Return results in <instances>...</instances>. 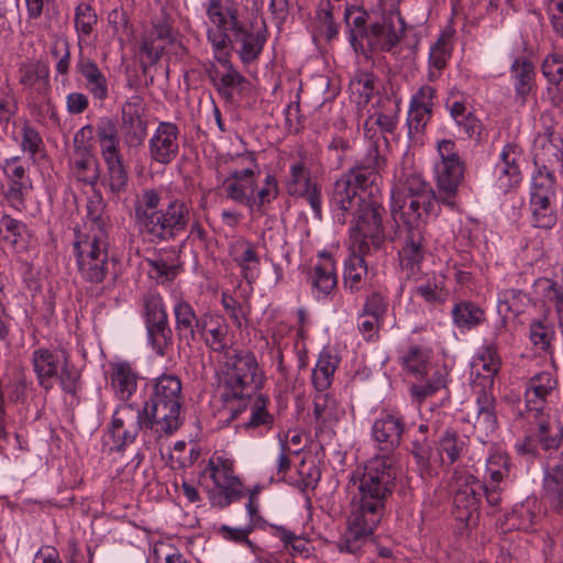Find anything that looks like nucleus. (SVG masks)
Wrapping results in <instances>:
<instances>
[{
  "instance_id": "obj_23",
  "label": "nucleus",
  "mask_w": 563,
  "mask_h": 563,
  "mask_svg": "<svg viewBox=\"0 0 563 563\" xmlns=\"http://www.w3.org/2000/svg\"><path fill=\"white\" fill-rule=\"evenodd\" d=\"M214 58L225 70L223 73L216 71L214 76H211L212 84L220 97L232 103L235 96H243L250 90L251 82L234 67L228 54H214Z\"/></svg>"
},
{
  "instance_id": "obj_47",
  "label": "nucleus",
  "mask_w": 563,
  "mask_h": 563,
  "mask_svg": "<svg viewBox=\"0 0 563 563\" xmlns=\"http://www.w3.org/2000/svg\"><path fill=\"white\" fill-rule=\"evenodd\" d=\"M234 262L241 268L243 277L249 284L255 282L260 276V257L255 251V245L243 241L238 243Z\"/></svg>"
},
{
  "instance_id": "obj_20",
  "label": "nucleus",
  "mask_w": 563,
  "mask_h": 563,
  "mask_svg": "<svg viewBox=\"0 0 563 563\" xmlns=\"http://www.w3.org/2000/svg\"><path fill=\"white\" fill-rule=\"evenodd\" d=\"M151 162L166 166L176 159L179 153V129L169 121L158 123L147 144Z\"/></svg>"
},
{
  "instance_id": "obj_6",
  "label": "nucleus",
  "mask_w": 563,
  "mask_h": 563,
  "mask_svg": "<svg viewBox=\"0 0 563 563\" xmlns=\"http://www.w3.org/2000/svg\"><path fill=\"white\" fill-rule=\"evenodd\" d=\"M223 366L224 404H231L257 391L264 383V373L251 351L232 350Z\"/></svg>"
},
{
  "instance_id": "obj_15",
  "label": "nucleus",
  "mask_w": 563,
  "mask_h": 563,
  "mask_svg": "<svg viewBox=\"0 0 563 563\" xmlns=\"http://www.w3.org/2000/svg\"><path fill=\"white\" fill-rule=\"evenodd\" d=\"M92 124L79 129L74 136V156L70 162L71 172L77 181L95 186L100 178V165L93 153Z\"/></svg>"
},
{
  "instance_id": "obj_36",
  "label": "nucleus",
  "mask_w": 563,
  "mask_h": 563,
  "mask_svg": "<svg viewBox=\"0 0 563 563\" xmlns=\"http://www.w3.org/2000/svg\"><path fill=\"white\" fill-rule=\"evenodd\" d=\"M562 139L554 136L552 132L538 135L534 140V164L543 167L558 164L563 169Z\"/></svg>"
},
{
  "instance_id": "obj_1",
  "label": "nucleus",
  "mask_w": 563,
  "mask_h": 563,
  "mask_svg": "<svg viewBox=\"0 0 563 563\" xmlns=\"http://www.w3.org/2000/svg\"><path fill=\"white\" fill-rule=\"evenodd\" d=\"M380 163L378 150L371 148L364 161L335 180L330 198L335 222L342 225L350 222L352 232L369 239L375 247H379L385 239L384 207L373 195H366L365 189L376 183Z\"/></svg>"
},
{
  "instance_id": "obj_30",
  "label": "nucleus",
  "mask_w": 563,
  "mask_h": 563,
  "mask_svg": "<svg viewBox=\"0 0 563 563\" xmlns=\"http://www.w3.org/2000/svg\"><path fill=\"white\" fill-rule=\"evenodd\" d=\"M80 51H82L80 48ZM76 73L84 81L85 89L98 101H104L109 96V85L106 75L97 63L80 52L75 65Z\"/></svg>"
},
{
  "instance_id": "obj_33",
  "label": "nucleus",
  "mask_w": 563,
  "mask_h": 563,
  "mask_svg": "<svg viewBox=\"0 0 563 563\" xmlns=\"http://www.w3.org/2000/svg\"><path fill=\"white\" fill-rule=\"evenodd\" d=\"M308 283L318 297L330 295L336 287L335 262L330 255H320V260L308 272Z\"/></svg>"
},
{
  "instance_id": "obj_10",
  "label": "nucleus",
  "mask_w": 563,
  "mask_h": 563,
  "mask_svg": "<svg viewBox=\"0 0 563 563\" xmlns=\"http://www.w3.org/2000/svg\"><path fill=\"white\" fill-rule=\"evenodd\" d=\"M203 474H208L216 486V489L209 492L212 506L225 508L243 496V485L234 474L233 461L213 455L209 459Z\"/></svg>"
},
{
  "instance_id": "obj_13",
  "label": "nucleus",
  "mask_w": 563,
  "mask_h": 563,
  "mask_svg": "<svg viewBox=\"0 0 563 563\" xmlns=\"http://www.w3.org/2000/svg\"><path fill=\"white\" fill-rule=\"evenodd\" d=\"M393 240L398 244V256L402 269L409 276L416 275L428 252L424 228L421 223L404 219V223L397 224Z\"/></svg>"
},
{
  "instance_id": "obj_40",
  "label": "nucleus",
  "mask_w": 563,
  "mask_h": 563,
  "mask_svg": "<svg viewBox=\"0 0 563 563\" xmlns=\"http://www.w3.org/2000/svg\"><path fill=\"white\" fill-rule=\"evenodd\" d=\"M510 74L514 80L516 96L525 102L527 96H529L534 88V65L527 57H516L510 66Z\"/></svg>"
},
{
  "instance_id": "obj_35",
  "label": "nucleus",
  "mask_w": 563,
  "mask_h": 563,
  "mask_svg": "<svg viewBox=\"0 0 563 563\" xmlns=\"http://www.w3.org/2000/svg\"><path fill=\"white\" fill-rule=\"evenodd\" d=\"M92 129L101 156L121 153L119 125L113 118L109 115L99 117Z\"/></svg>"
},
{
  "instance_id": "obj_52",
  "label": "nucleus",
  "mask_w": 563,
  "mask_h": 563,
  "mask_svg": "<svg viewBox=\"0 0 563 563\" xmlns=\"http://www.w3.org/2000/svg\"><path fill=\"white\" fill-rule=\"evenodd\" d=\"M415 292L429 305H441L449 295L443 286V278L434 274L419 283L415 287Z\"/></svg>"
},
{
  "instance_id": "obj_12",
  "label": "nucleus",
  "mask_w": 563,
  "mask_h": 563,
  "mask_svg": "<svg viewBox=\"0 0 563 563\" xmlns=\"http://www.w3.org/2000/svg\"><path fill=\"white\" fill-rule=\"evenodd\" d=\"M76 263L109 257V235L106 221L88 206L85 231L75 232L73 243Z\"/></svg>"
},
{
  "instance_id": "obj_48",
  "label": "nucleus",
  "mask_w": 563,
  "mask_h": 563,
  "mask_svg": "<svg viewBox=\"0 0 563 563\" xmlns=\"http://www.w3.org/2000/svg\"><path fill=\"white\" fill-rule=\"evenodd\" d=\"M453 323L460 329H472L485 320V311L476 303L463 300L452 309Z\"/></svg>"
},
{
  "instance_id": "obj_57",
  "label": "nucleus",
  "mask_w": 563,
  "mask_h": 563,
  "mask_svg": "<svg viewBox=\"0 0 563 563\" xmlns=\"http://www.w3.org/2000/svg\"><path fill=\"white\" fill-rule=\"evenodd\" d=\"M145 325L147 330V338L153 350L157 355L164 356L166 353V349L172 343L173 336V332L168 324V321H163L159 323H150Z\"/></svg>"
},
{
  "instance_id": "obj_58",
  "label": "nucleus",
  "mask_w": 563,
  "mask_h": 563,
  "mask_svg": "<svg viewBox=\"0 0 563 563\" xmlns=\"http://www.w3.org/2000/svg\"><path fill=\"white\" fill-rule=\"evenodd\" d=\"M150 266V274L159 283L172 282L179 274L180 266L177 258L158 256L153 260H147Z\"/></svg>"
},
{
  "instance_id": "obj_31",
  "label": "nucleus",
  "mask_w": 563,
  "mask_h": 563,
  "mask_svg": "<svg viewBox=\"0 0 563 563\" xmlns=\"http://www.w3.org/2000/svg\"><path fill=\"white\" fill-rule=\"evenodd\" d=\"M175 331L179 340L190 344L198 339L202 314L198 316L191 303L183 296L175 297L173 305Z\"/></svg>"
},
{
  "instance_id": "obj_29",
  "label": "nucleus",
  "mask_w": 563,
  "mask_h": 563,
  "mask_svg": "<svg viewBox=\"0 0 563 563\" xmlns=\"http://www.w3.org/2000/svg\"><path fill=\"white\" fill-rule=\"evenodd\" d=\"M139 106L137 98L122 106L123 142L129 148L141 147L147 135V120L140 112Z\"/></svg>"
},
{
  "instance_id": "obj_56",
  "label": "nucleus",
  "mask_w": 563,
  "mask_h": 563,
  "mask_svg": "<svg viewBox=\"0 0 563 563\" xmlns=\"http://www.w3.org/2000/svg\"><path fill=\"white\" fill-rule=\"evenodd\" d=\"M85 262H78L77 268L78 274L80 277L90 284H100L104 280L109 273L110 262L108 258H96L90 260L88 263Z\"/></svg>"
},
{
  "instance_id": "obj_17",
  "label": "nucleus",
  "mask_w": 563,
  "mask_h": 563,
  "mask_svg": "<svg viewBox=\"0 0 563 563\" xmlns=\"http://www.w3.org/2000/svg\"><path fill=\"white\" fill-rule=\"evenodd\" d=\"M523 162V151L517 143L508 142L503 146L493 170L494 185L497 190L507 194L520 184Z\"/></svg>"
},
{
  "instance_id": "obj_5",
  "label": "nucleus",
  "mask_w": 563,
  "mask_h": 563,
  "mask_svg": "<svg viewBox=\"0 0 563 563\" xmlns=\"http://www.w3.org/2000/svg\"><path fill=\"white\" fill-rule=\"evenodd\" d=\"M143 407L154 420L156 439L172 435L183 424L180 379L170 374L153 379Z\"/></svg>"
},
{
  "instance_id": "obj_44",
  "label": "nucleus",
  "mask_w": 563,
  "mask_h": 563,
  "mask_svg": "<svg viewBox=\"0 0 563 563\" xmlns=\"http://www.w3.org/2000/svg\"><path fill=\"white\" fill-rule=\"evenodd\" d=\"M339 358L329 350H322L312 371V385L316 391H327L332 385Z\"/></svg>"
},
{
  "instance_id": "obj_43",
  "label": "nucleus",
  "mask_w": 563,
  "mask_h": 563,
  "mask_svg": "<svg viewBox=\"0 0 563 563\" xmlns=\"http://www.w3.org/2000/svg\"><path fill=\"white\" fill-rule=\"evenodd\" d=\"M474 428L484 435L497 429L495 398L488 391H479L476 399Z\"/></svg>"
},
{
  "instance_id": "obj_64",
  "label": "nucleus",
  "mask_w": 563,
  "mask_h": 563,
  "mask_svg": "<svg viewBox=\"0 0 563 563\" xmlns=\"http://www.w3.org/2000/svg\"><path fill=\"white\" fill-rule=\"evenodd\" d=\"M543 76L552 85L563 82V53H553L548 55L541 65Z\"/></svg>"
},
{
  "instance_id": "obj_25",
  "label": "nucleus",
  "mask_w": 563,
  "mask_h": 563,
  "mask_svg": "<svg viewBox=\"0 0 563 563\" xmlns=\"http://www.w3.org/2000/svg\"><path fill=\"white\" fill-rule=\"evenodd\" d=\"M405 431L402 416L396 412H384L372 426V437L378 449L385 454L399 446Z\"/></svg>"
},
{
  "instance_id": "obj_41",
  "label": "nucleus",
  "mask_w": 563,
  "mask_h": 563,
  "mask_svg": "<svg viewBox=\"0 0 563 563\" xmlns=\"http://www.w3.org/2000/svg\"><path fill=\"white\" fill-rule=\"evenodd\" d=\"M390 211L397 224L404 223V219L420 223L422 221L420 196L406 197L400 191H391Z\"/></svg>"
},
{
  "instance_id": "obj_27",
  "label": "nucleus",
  "mask_w": 563,
  "mask_h": 563,
  "mask_svg": "<svg viewBox=\"0 0 563 563\" xmlns=\"http://www.w3.org/2000/svg\"><path fill=\"white\" fill-rule=\"evenodd\" d=\"M68 356L65 351H55L40 347L32 353L33 371L38 386L45 391L54 388L56 378L63 365V357Z\"/></svg>"
},
{
  "instance_id": "obj_61",
  "label": "nucleus",
  "mask_w": 563,
  "mask_h": 563,
  "mask_svg": "<svg viewBox=\"0 0 563 563\" xmlns=\"http://www.w3.org/2000/svg\"><path fill=\"white\" fill-rule=\"evenodd\" d=\"M143 311L145 324L168 321L164 300L157 292H148L143 297Z\"/></svg>"
},
{
  "instance_id": "obj_32",
  "label": "nucleus",
  "mask_w": 563,
  "mask_h": 563,
  "mask_svg": "<svg viewBox=\"0 0 563 563\" xmlns=\"http://www.w3.org/2000/svg\"><path fill=\"white\" fill-rule=\"evenodd\" d=\"M18 80L24 90L45 97L51 89L49 67L42 60L22 63L18 68Z\"/></svg>"
},
{
  "instance_id": "obj_24",
  "label": "nucleus",
  "mask_w": 563,
  "mask_h": 563,
  "mask_svg": "<svg viewBox=\"0 0 563 563\" xmlns=\"http://www.w3.org/2000/svg\"><path fill=\"white\" fill-rule=\"evenodd\" d=\"M198 338L214 353L228 355V353L232 351L229 324L225 319L219 314L210 312L202 313V320L198 329Z\"/></svg>"
},
{
  "instance_id": "obj_21",
  "label": "nucleus",
  "mask_w": 563,
  "mask_h": 563,
  "mask_svg": "<svg viewBox=\"0 0 563 563\" xmlns=\"http://www.w3.org/2000/svg\"><path fill=\"white\" fill-rule=\"evenodd\" d=\"M405 31V23L400 16H383L371 24L366 33L367 43L373 51L396 54Z\"/></svg>"
},
{
  "instance_id": "obj_53",
  "label": "nucleus",
  "mask_w": 563,
  "mask_h": 563,
  "mask_svg": "<svg viewBox=\"0 0 563 563\" xmlns=\"http://www.w3.org/2000/svg\"><path fill=\"white\" fill-rule=\"evenodd\" d=\"M530 221L534 228L550 230L558 222L556 203L528 201Z\"/></svg>"
},
{
  "instance_id": "obj_63",
  "label": "nucleus",
  "mask_w": 563,
  "mask_h": 563,
  "mask_svg": "<svg viewBox=\"0 0 563 563\" xmlns=\"http://www.w3.org/2000/svg\"><path fill=\"white\" fill-rule=\"evenodd\" d=\"M279 195V186L277 177L274 174H267L261 188L253 192L254 203L257 210H262L264 206L273 202Z\"/></svg>"
},
{
  "instance_id": "obj_8",
  "label": "nucleus",
  "mask_w": 563,
  "mask_h": 563,
  "mask_svg": "<svg viewBox=\"0 0 563 563\" xmlns=\"http://www.w3.org/2000/svg\"><path fill=\"white\" fill-rule=\"evenodd\" d=\"M439 161L434 164V178L441 203L451 209L456 207L455 197L464 180L465 163L453 140L437 142Z\"/></svg>"
},
{
  "instance_id": "obj_42",
  "label": "nucleus",
  "mask_w": 563,
  "mask_h": 563,
  "mask_svg": "<svg viewBox=\"0 0 563 563\" xmlns=\"http://www.w3.org/2000/svg\"><path fill=\"white\" fill-rule=\"evenodd\" d=\"M448 375L449 372L445 366H433L426 375V380L411 385V397L419 404L423 402L427 398L446 387Z\"/></svg>"
},
{
  "instance_id": "obj_26",
  "label": "nucleus",
  "mask_w": 563,
  "mask_h": 563,
  "mask_svg": "<svg viewBox=\"0 0 563 563\" xmlns=\"http://www.w3.org/2000/svg\"><path fill=\"white\" fill-rule=\"evenodd\" d=\"M445 109L456 126L467 139L479 140L483 132L481 120L466 107L462 92L451 89L444 102Z\"/></svg>"
},
{
  "instance_id": "obj_49",
  "label": "nucleus",
  "mask_w": 563,
  "mask_h": 563,
  "mask_svg": "<svg viewBox=\"0 0 563 563\" xmlns=\"http://www.w3.org/2000/svg\"><path fill=\"white\" fill-rule=\"evenodd\" d=\"M429 351L420 345H410L399 357L401 366L410 374L422 377L429 374Z\"/></svg>"
},
{
  "instance_id": "obj_51",
  "label": "nucleus",
  "mask_w": 563,
  "mask_h": 563,
  "mask_svg": "<svg viewBox=\"0 0 563 563\" xmlns=\"http://www.w3.org/2000/svg\"><path fill=\"white\" fill-rule=\"evenodd\" d=\"M343 413L336 399L327 391H316L313 398V416L322 423L338 421Z\"/></svg>"
},
{
  "instance_id": "obj_60",
  "label": "nucleus",
  "mask_w": 563,
  "mask_h": 563,
  "mask_svg": "<svg viewBox=\"0 0 563 563\" xmlns=\"http://www.w3.org/2000/svg\"><path fill=\"white\" fill-rule=\"evenodd\" d=\"M51 55L56 59V74L63 77L62 81L68 79L70 69V44L66 37L58 36L53 41Z\"/></svg>"
},
{
  "instance_id": "obj_62",
  "label": "nucleus",
  "mask_w": 563,
  "mask_h": 563,
  "mask_svg": "<svg viewBox=\"0 0 563 563\" xmlns=\"http://www.w3.org/2000/svg\"><path fill=\"white\" fill-rule=\"evenodd\" d=\"M388 307V297L379 290H374L366 296L360 311L362 316L374 317L385 321Z\"/></svg>"
},
{
  "instance_id": "obj_11",
  "label": "nucleus",
  "mask_w": 563,
  "mask_h": 563,
  "mask_svg": "<svg viewBox=\"0 0 563 563\" xmlns=\"http://www.w3.org/2000/svg\"><path fill=\"white\" fill-rule=\"evenodd\" d=\"M269 397L256 394V391L231 404H225L231 419H238L247 411L249 416L241 422L240 428L258 435L268 433L275 426L276 417L269 410Z\"/></svg>"
},
{
  "instance_id": "obj_37",
  "label": "nucleus",
  "mask_w": 563,
  "mask_h": 563,
  "mask_svg": "<svg viewBox=\"0 0 563 563\" xmlns=\"http://www.w3.org/2000/svg\"><path fill=\"white\" fill-rule=\"evenodd\" d=\"M139 375L128 362H118L112 365L111 386L115 396L122 402H129L137 388Z\"/></svg>"
},
{
  "instance_id": "obj_45",
  "label": "nucleus",
  "mask_w": 563,
  "mask_h": 563,
  "mask_svg": "<svg viewBox=\"0 0 563 563\" xmlns=\"http://www.w3.org/2000/svg\"><path fill=\"white\" fill-rule=\"evenodd\" d=\"M317 183L312 180L311 170L307 166L306 158L294 161L289 166V173L285 180V189L291 197H297Z\"/></svg>"
},
{
  "instance_id": "obj_22",
  "label": "nucleus",
  "mask_w": 563,
  "mask_h": 563,
  "mask_svg": "<svg viewBox=\"0 0 563 563\" xmlns=\"http://www.w3.org/2000/svg\"><path fill=\"white\" fill-rule=\"evenodd\" d=\"M556 386V379L549 372H540L527 382L525 391L527 420L548 418L544 415L545 404Z\"/></svg>"
},
{
  "instance_id": "obj_54",
  "label": "nucleus",
  "mask_w": 563,
  "mask_h": 563,
  "mask_svg": "<svg viewBox=\"0 0 563 563\" xmlns=\"http://www.w3.org/2000/svg\"><path fill=\"white\" fill-rule=\"evenodd\" d=\"M98 22L95 9L86 2H80L75 9V29L79 43L88 38Z\"/></svg>"
},
{
  "instance_id": "obj_4",
  "label": "nucleus",
  "mask_w": 563,
  "mask_h": 563,
  "mask_svg": "<svg viewBox=\"0 0 563 563\" xmlns=\"http://www.w3.org/2000/svg\"><path fill=\"white\" fill-rule=\"evenodd\" d=\"M397 467L393 456L377 455L368 460L362 471H356L350 478L355 487L351 506L384 517L386 503L396 487Z\"/></svg>"
},
{
  "instance_id": "obj_7",
  "label": "nucleus",
  "mask_w": 563,
  "mask_h": 563,
  "mask_svg": "<svg viewBox=\"0 0 563 563\" xmlns=\"http://www.w3.org/2000/svg\"><path fill=\"white\" fill-rule=\"evenodd\" d=\"M482 497H485L489 507L496 508L500 504V493L497 488L488 486L473 475L461 476L456 481V488L453 497V516L455 520L466 528L477 525L479 518V505Z\"/></svg>"
},
{
  "instance_id": "obj_59",
  "label": "nucleus",
  "mask_w": 563,
  "mask_h": 563,
  "mask_svg": "<svg viewBox=\"0 0 563 563\" xmlns=\"http://www.w3.org/2000/svg\"><path fill=\"white\" fill-rule=\"evenodd\" d=\"M411 454L421 476H432L433 470L431 456L433 454L432 445L427 437L416 439L412 442Z\"/></svg>"
},
{
  "instance_id": "obj_39",
  "label": "nucleus",
  "mask_w": 563,
  "mask_h": 563,
  "mask_svg": "<svg viewBox=\"0 0 563 563\" xmlns=\"http://www.w3.org/2000/svg\"><path fill=\"white\" fill-rule=\"evenodd\" d=\"M452 36L451 32H442L430 47L428 71L430 81H435L448 65L453 51Z\"/></svg>"
},
{
  "instance_id": "obj_50",
  "label": "nucleus",
  "mask_w": 563,
  "mask_h": 563,
  "mask_svg": "<svg viewBox=\"0 0 563 563\" xmlns=\"http://www.w3.org/2000/svg\"><path fill=\"white\" fill-rule=\"evenodd\" d=\"M486 478L489 479V483H485L488 488H497L501 494L500 484L505 478H507L510 474V459L507 454L504 453H494L489 455L486 461Z\"/></svg>"
},
{
  "instance_id": "obj_38",
  "label": "nucleus",
  "mask_w": 563,
  "mask_h": 563,
  "mask_svg": "<svg viewBox=\"0 0 563 563\" xmlns=\"http://www.w3.org/2000/svg\"><path fill=\"white\" fill-rule=\"evenodd\" d=\"M556 180L549 166L539 167L531 177L529 201L556 203Z\"/></svg>"
},
{
  "instance_id": "obj_3",
  "label": "nucleus",
  "mask_w": 563,
  "mask_h": 563,
  "mask_svg": "<svg viewBox=\"0 0 563 563\" xmlns=\"http://www.w3.org/2000/svg\"><path fill=\"white\" fill-rule=\"evenodd\" d=\"M161 200L156 189L147 188L134 202L139 232L156 244L174 241L184 233L191 217V209L183 199L173 198L165 208L159 209Z\"/></svg>"
},
{
  "instance_id": "obj_2",
  "label": "nucleus",
  "mask_w": 563,
  "mask_h": 563,
  "mask_svg": "<svg viewBox=\"0 0 563 563\" xmlns=\"http://www.w3.org/2000/svg\"><path fill=\"white\" fill-rule=\"evenodd\" d=\"M206 14L212 24L207 30V40L213 53L228 54L233 49L241 62L249 65L255 62L263 52L267 41V30L264 19L260 23L257 16L244 19L234 5L224 7L221 0H209Z\"/></svg>"
},
{
  "instance_id": "obj_55",
  "label": "nucleus",
  "mask_w": 563,
  "mask_h": 563,
  "mask_svg": "<svg viewBox=\"0 0 563 563\" xmlns=\"http://www.w3.org/2000/svg\"><path fill=\"white\" fill-rule=\"evenodd\" d=\"M62 390L65 394L77 398L78 393L81 390V374L79 369L70 364L68 356L63 357L62 369L56 378Z\"/></svg>"
},
{
  "instance_id": "obj_34",
  "label": "nucleus",
  "mask_w": 563,
  "mask_h": 563,
  "mask_svg": "<svg viewBox=\"0 0 563 563\" xmlns=\"http://www.w3.org/2000/svg\"><path fill=\"white\" fill-rule=\"evenodd\" d=\"M355 240L362 239L358 245V253L354 251L352 254L344 261V272H343V286L351 294L358 292L363 289L364 278L367 275V264L362 255L364 249L368 247L365 242L366 239L362 236H356L353 233Z\"/></svg>"
},
{
  "instance_id": "obj_16",
  "label": "nucleus",
  "mask_w": 563,
  "mask_h": 563,
  "mask_svg": "<svg viewBox=\"0 0 563 563\" xmlns=\"http://www.w3.org/2000/svg\"><path fill=\"white\" fill-rule=\"evenodd\" d=\"M383 516L352 506L344 533L336 541L341 553L355 554L368 541Z\"/></svg>"
},
{
  "instance_id": "obj_9",
  "label": "nucleus",
  "mask_w": 563,
  "mask_h": 563,
  "mask_svg": "<svg viewBox=\"0 0 563 563\" xmlns=\"http://www.w3.org/2000/svg\"><path fill=\"white\" fill-rule=\"evenodd\" d=\"M109 432L118 451L132 444L140 432H150L156 438L154 420L147 412L145 413L143 406L134 402H122L115 408Z\"/></svg>"
},
{
  "instance_id": "obj_28",
  "label": "nucleus",
  "mask_w": 563,
  "mask_h": 563,
  "mask_svg": "<svg viewBox=\"0 0 563 563\" xmlns=\"http://www.w3.org/2000/svg\"><path fill=\"white\" fill-rule=\"evenodd\" d=\"M104 163V173L100 174V185L110 199H119L129 187V172L122 153L101 156Z\"/></svg>"
},
{
  "instance_id": "obj_19",
  "label": "nucleus",
  "mask_w": 563,
  "mask_h": 563,
  "mask_svg": "<svg viewBox=\"0 0 563 563\" xmlns=\"http://www.w3.org/2000/svg\"><path fill=\"white\" fill-rule=\"evenodd\" d=\"M239 158L247 162L243 169H234L223 181L227 197L238 203L253 207V192L255 191L256 159L253 153L239 155Z\"/></svg>"
},
{
  "instance_id": "obj_46",
  "label": "nucleus",
  "mask_w": 563,
  "mask_h": 563,
  "mask_svg": "<svg viewBox=\"0 0 563 563\" xmlns=\"http://www.w3.org/2000/svg\"><path fill=\"white\" fill-rule=\"evenodd\" d=\"M543 482L549 501L559 514H563V454L554 465L548 467Z\"/></svg>"
},
{
  "instance_id": "obj_18",
  "label": "nucleus",
  "mask_w": 563,
  "mask_h": 563,
  "mask_svg": "<svg viewBox=\"0 0 563 563\" xmlns=\"http://www.w3.org/2000/svg\"><path fill=\"white\" fill-rule=\"evenodd\" d=\"M503 329L504 324L496 325L492 332V338L485 339L473 365V369L476 372L473 384L475 388L481 387V391L492 389L494 379L499 373L501 358L498 353L499 343L497 339Z\"/></svg>"
},
{
  "instance_id": "obj_14",
  "label": "nucleus",
  "mask_w": 563,
  "mask_h": 563,
  "mask_svg": "<svg viewBox=\"0 0 563 563\" xmlns=\"http://www.w3.org/2000/svg\"><path fill=\"white\" fill-rule=\"evenodd\" d=\"M531 423H536L537 432L531 433L518 440L515 444L517 454L527 463L541 460V451L551 454L556 451L563 438V428L561 424L555 427L549 423V418L531 419Z\"/></svg>"
}]
</instances>
